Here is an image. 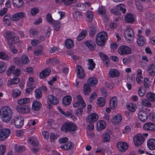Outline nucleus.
<instances>
[{
    "mask_svg": "<svg viewBox=\"0 0 155 155\" xmlns=\"http://www.w3.org/2000/svg\"><path fill=\"white\" fill-rule=\"evenodd\" d=\"M21 92L18 89H15L13 91V96L15 97L19 96L21 94Z\"/></svg>",
    "mask_w": 155,
    "mask_h": 155,
    "instance_id": "nucleus-64",
    "label": "nucleus"
},
{
    "mask_svg": "<svg viewBox=\"0 0 155 155\" xmlns=\"http://www.w3.org/2000/svg\"><path fill=\"white\" fill-rule=\"evenodd\" d=\"M88 69L91 71L93 70L95 68V64L94 63L93 59H88Z\"/></svg>",
    "mask_w": 155,
    "mask_h": 155,
    "instance_id": "nucleus-45",
    "label": "nucleus"
},
{
    "mask_svg": "<svg viewBox=\"0 0 155 155\" xmlns=\"http://www.w3.org/2000/svg\"><path fill=\"white\" fill-rule=\"evenodd\" d=\"M91 91V85L87 83L84 84L83 90L84 94L85 95H88Z\"/></svg>",
    "mask_w": 155,
    "mask_h": 155,
    "instance_id": "nucleus-33",
    "label": "nucleus"
},
{
    "mask_svg": "<svg viewBox=\"0 0 155 155\" xmlns=\"http://www.w3.org/2000/svg\"><path fill=\"white\" fill-rule=\"evenodd\" d=\"M23 3L22 0H13V4L14 6L20 7Z\"/></svg>",
    "mask_w": 155,
    "mask_h": 155,
    "instance_id": "nucleus-50",
    "label": "nucleus"
},
{
    "mask_svg": "<svg viewBox=\"0 0 155 155\" xmlns=\"http://www.w3.org/2000/svg\"><path fill=\"white\" fill-rule=\"evenodd\" d=\"M77 98V101L73 104V106L74 107L78 106L80 107V108L75 109L74 111L78 115H81L83 111V108L86 107V104L81 95H78Z\"/></svg>",
    "mask_w": 155,
    "mask_h": 155,
    "instance_id": "nucleus-2",
    "label": "nucleus"
},
{
    "mask_svg": "<svg viewBox=\"0 0 155 155\" xmlns=\"http://www.w3.org/2000/svg\"><path fill=\"white\" fill-rule=\"evenodd\" d=\"M46 62L48 64H54L58 63H59V61L57 59L54 58L48 59L46 61Z\"/></svg>",
    "mask_w": 155,
    "mask_h": 155,
    "instance_id": "nucleus-54",
    "label": "nucleus"
},
{
    "mask_svg": "<svg viewBox=\"0 0 155 155\" xmlns=\"http://www.w3.org/2000/svg\"><path fill=\"white\" fill-rule=\"evenodd\" d=\"M11 20H12V17L9 14L5 15L3 18V21L5 24H9Z\"/></svg>",
    "mask_w": 155,
    "mask_h": 155,
    "instance_id": "nucleus-51",
    "label": "nucleus"
},
{
    "mask_svg": "<svg viewBox=\"0 0 155 155\" xmlns=\"http://www.w3.org/2000/svg\"><path fill=\"white\" fill-rule=\"evenodd\" d=\"M117 147L119 151L121 152L125 151L128 148L127 143L125 142H118L117 144Z\"/></svg>",
    "mask_w": 155,
    "mask_h": 155,
    "instance_id": "nucleus-12",
    "label": "nucleus"
},
{
    "mask_svg": "<svg viewBox=\"0 0 155 155\" xmlns=\"http://www.w3.org/2000/svg\"><path fill=\"white\" fill-rule=\"evenodd\" d=\"M97 12L100 15H103L106 13V10L105 8L103 6H100L98 9Z\"/></svg>",
    "mask_w": 155,
    "mask_h": 155,
    "instance_id": "nucleus-48",
    "label": "nucleus"
},
{
    "mask_svg": "<svg viewBox=\"0 0 155 155\" xmlns=\"http://www.w3.org/2000/svg\"><path fill=\"white\" fill-rule=\"evenodd\" d=\"M74 19L77 21H80L83 19L82 13L80 11H75L73 14Z\"/></svg>",
    "mask_w": 155,
    "mask_h": 155,
    "instance_id": "nucleus-25",
    "label": "nucleus"
},
{
    "mask_svg": "<svg viewBox=\"0 0 155 155\" xmlns=\"http://www.w3.org/2000/svg\"><path fill=\"white\" fill-rule=\"evenodd\" d=\"M20 79L18 78H13L8 81V85L17 84L19 83Z\"/></svg>",
    "mask_w": 155,
    "mask_h": 155,
    "instance_id": "nucleus-44",
    "label": "nucleus"
},
{
    "mask_svg": "<svg viewBox=\"0 0 155 155\" xmlns=\"http://www.w3.org/2000/svg\"><path fill=\"white\" fill-rule=\"evenodd\" d=\"M97 103L100 107H102L105 104V99L104 98H98L97 100Z\"/></svg>",
    "mask_w": 155,
    "mask_h": 155,
    "instance_id": "nucleus-49",
    "label": "nucleus"
},
{
    "mask_svg": "<svg viewBox=\"0 0 155 155\" xmlns=\"http://www.w3.org/2000/svg\"><path fill=\"white\" fill-rule=\"evenodd\" d=\"M8 44L9 46L11 51L12 53L13 54H15L17 52V50L15 48V46L14 45L12 44V43H11L9 41L8 42Z\"/></svg>",
    "mask_w": 155,
    "mask_h": 155,
    "instance_id": "nucleus-58",
    "label": "nucleus"
},
{
    "mask_svg": "<svg viewBox=\"0 0 155 155\" xmlns=\"http://www.w3.org/2000/svg\"><path fill=\"white\" fill-rule=\"evenodd\" d=\"M98 81L97 78L94 77H91L89 78L87 81V84L91 85L92 87H94L96 85Z\"/></svg>",
    "mask_w": 155,
    "mask_h": 155,
    "instance_id": "nucleus-28",
    "label": "nucleus"
},
{
    "mask_svg": "<svg viewBox=\"0 0 155 155\" xmlns=\"http://www.w3.org/2000/svg\"><path fill=\"white\" fill-rule=\"evenodd\" d=\"M125 38L130 42L133 41L134 36V32L132 29L129 28L126 29L125 32Z\"/></svg>",
    "mask_w": 155,
    "mask_h": 155,
    "instance_id": "nucleus-6",
    "label": "nucleus"
},
{
    "mask_svg": "<svg viewBox=\"0 0 155 155\" xmlns=\"http://www.w3.org/2000/svg\"><path fill=\"white\" fill-rule=\"evenodd\" d=\"M29 101L30 99L29 98L25 97L18 99L17 101V103L21 105L27 104Z\"/></svg>",
    "mask_w": 155,
    "mask_h": 155,
    "instance_id": "nucleus-39",
    "label": "nucleus"
},
{
    "mask_svg": "<svg viewBox=\"0 0 155 155\" xmlns=\"http://www.w3.org/2000/svg\"><path fill=\"white\" fill-rule=\"evenodd\" d=\"M119 72L117 69H111L109 72V75L110 78L117 77L120 75Z\"/></svg>",
    "mask_w": 155,
    "mask_h": 155,
    "instance_id": "nucleus-19",
    "label": "nucleus"
},
{
    "mask_svg": "<svg viewBox=\"0 0 155 155\" xmlns=\"http://www.w3.org/2000/svg\"><path fill=\"white\" fill-rule=\"evenodd\" d=\"M147 72L149 75L154 76L155 74V66L153 64L150 65L147 69Z\"/></svg>",
    "mask_w": 155,
    "mask_h": 155,
    "instance_id": "nucleus-23",
    "label": "nucleus"
},
{
    "mask_svg": "<svg viewBox=\"0 0 155 155\" xmlns=\"http://www.w3.org/2000/svg\"><path fill=\"white\" fill-rule=\"evenodd\" d=\"M15 68V66H11L6 71L7 75L8 76H11V74H12V72L13 71Z\"/></svg>",
    "mask_w": 155,
    "mask_h": 155,
    "instance_id": "nucleus-63",
    "label": "nucleus"
},
{
    "mask_svg": "<svg viewBox=\"0 0 155 155\" xmlns=\"http://www.w3.org/2000/svg\"><path fill=\"white\" fill-rule=\"evenodd\" d=\"M144 129L147 130L155 131V124L151 123L145 124L143 126Z\"/></svg>",
    "mask_w": 155,
    "mask_h": 155,
    "instance_id": "nucleus-13",
    "label": "nucleus"
},
{
    "mask_svg": "<svg viewBox=\"0 0 155 155\" xmlns=\"http://www.w3.org/2000/svg\"><path fill=\"white\" fill-rule=\"evenodd\" d=\"M35 95L36 98L39 99L41 97L42 93L41 90L37 89L35 91Z\"/></svg>",
    "mask_w": 155,
    "mask_h": 155,
    "instance_id": "nucleus-56",
    "label": "nucleus"
},
{
    "mask_svg": "<svg viewBox=\"0 0 155 155\" xmlns=\"http://www.w3.org/2000/svg\"><path fill=\"white\" fill-rule=\"evenodd\" d=\"M0 131H1V133L4 134L5 137L6 139L8 137L11 133L10 130L7 128L0 129Z\"/></svg>",
    "mask_w": 155,
    "mask_h": 155,
    "instance_id": "nucleus-34",
    "label": "nucleus"
},
{
    "mask_svg": "<svg viewBox=\"0 0 155 155\" xmlns=\"http://www.w3.org/2000/svg\"><path fill=\"white\" fill-rule=\"evenodd\" d=\"M127 108L128 110L131 112H134L136 110V105L132 103H129L127 105Z\"/></svg>",
    "mask_w": 155,
    "mask_h": 155,
    "instance_id": "nucleus-41",
    "label": "nucleus"
},
{
    "mask_svg": "<svg viewBox=\"0 0 155 155\" xmlns=\"http://www.w3.org/2000/svg\"><path fill=\"white\" fill-rule=\"evenodd\" d=\"M106 124L105 121L101 120L97 122V127L98 130H101L104 129L106 127Z\"/></svg>",
    "mask_w": 155,
    "mask_h": 155,
    "instance_id": "nucleus-31",
    "label": "nucleus"
},
{
    "mask_svg": "<svg viewBox=\"0 0 155 155\" xmlns=\"http://www.w3.org/2000/svg\"><path fill=\"white\" fill-rule=\"evenodd\" d=\"M14 149L16 152L19 153L22 152L25 150V148L23 146H18L17 144L15 145Z\"/></svg>",
    "mask_w": 155,
    "mask_h": 155,
    "instance_id": "nucleus-55",
    "label": "nucleus"
},
{
    "mask_svg": "<svg viewBox=\"0 0 155 155\" xmlns=\"http://www.w3.org/2000/svg\"><path fill=\"white\" fill-rule=\"evenodd\" d=\"M143 105L146 107H150L152 105L151 104L147 99H143L142 101Z\"/></svg>",
    "mask_w": 155,
    "mask_h": 155,
    "instance_id": "nucleus-62",
    "label": "nucleus"
},
{
    "mask_svg": "<svg viewBox=\"0 0 155 155\" xmlns=\"http://www.w3.org/2000/svg\"><path fill=\"white\" fill-rule=\"evenodd\" d=\"M74 144L72 142H68L64 145H62L60 147L65 150H68L73 149Z\"/></svg>",
    "mask_w": 155,
    "mask_h": 155,
    "instance_id": "nucleus-18",
    "label": "nucleus"
},
{
    "mask_svg": "<svg viewBox=\"0 0 155 155\" xmlns=\"http://www.w3.org/2000/svg\"><path fill=\"white\" fill-rule=\"evenodd\" d=\"M75 6L78 8L79 10L82 11H84L86 8L84 5L81 3H77Z\"/></svg>",
    "mask_w": 155,
    "mask_h": 155,
    "instance_id": "nucleus-60",
    "label": "nucleus"
},
{
    "mask_svg": "<svg viewBox=\"0 0 155 155\" xmlns=\"http://www.w3.org/2000/svg\"><path fill=\"white\" fill-rule=\"evenodd\" d=\"M48 101L51 104L54 105L57 104L59 103L57 98L52 95H49L48 96Z\"/></svg>",
    "mask_w": 155,
    "mask_h": 155,
    "instance_id": "nucleus-16",
    "label": "nucleus"
},
{
    "mask_svg": "<svg viewBox=\"0 0 155 155\" xmlns=\"http://www.w3.org/2000/svg\"><path fill=\"white\" fill-rule=\"evenodd\" d=\"M28 141L30 142V143L33 146H37L38 144V143L36 139L31 138L28 139Z\"/></svg>",
    "mask_w": 155,
    "mask_h": 155,
    "instance_id": "nucleus-59",
    "label": "nucleus"
},
{
    "mask_svg": "<svg viewBox=\"0 0 155 155\" xmlns=\"http://www.w3.org/2000/svg\"><path fill=\"white\" fill-rule=\"evenodd\" d=\"M118 53L121 55H126L131 54L132 50L129 47L126 45H122L118 48Z\"/></svg>",
    "mask_w": 155,
    "mask_h": 155,
    "instance_id": "nucleus-5",
    "label": "nucleus"
},
{
    "mask_svg": "<svg viewBox=\"0 0 155 155\" xmlns=\"http://www.w3.org/2000/svg\"><path fill=\"white\" fill-rule=\"evenodd\" d=\"M9 58V57L7 54L4 52H0V59L7 60H8Z\"/></svg>",
    "mask_w": 155,
    "mask_h": 155,
    "instance_id": "nucleus-57",
    "label": "nucleus"
},
{
    "mask_svg": "<svg viewBox=\"0 0 155 155\" xmlns=\"http://www.w3.org/2000/svg\"><path fill=\"white\" fill-rule=\"evenodd\" d=\"M145 18L149 21L153 22L154 21L155 15L153 13L147 12L145 14Z\"/></svg>",
    "mask_w": 155,
    "mask_h": 155,
    "instance_id": "nucleus-35",
    "label": "nucleus"
},
{
    "mask_svg": "<svg viewBox=\"0 0 155 155\" xmlns=\"http://www.w3.org/2000/svg\"><path fill=\"white\" fill-rule=\"evenodd\" d=\"M71 100L72 98L70 96H66L64 97L62 99V104L64 105L68 106L71 103Z\"/></svg>",
    "mask_w": 155,
    "mask_h": 155,
    "instance_id": "nucleus-21",
    "label": "nucleus"
},
{
    "mask_svg": "<svg viewBox=\"0 0 155 155\" xmlns=\"http://www.w3.org/2000/svg\"><path fill=\"white\" fill-rule=\"evenodd\" d=\"M109 102L110 107L113 109H115L117 107V98L115 97L112 98L110 99Z\"/></svg>",
    "mask_w": 155,
    "mask_h": 155,
    "instance_id": "nucleus-20",
    "label": "nucleus"
},
{
    "mask_svg": "<svg viewBox=\"0 0 155 155\" xmlns=\"http://www.w3.org/2000/svg\"><path fill=\"white\" fill-rule=\"evenodd\" d=\"M125 21L128 23H132L134 21L135 18L134 15L131 13L127 14L125 17Z\"/></svg>",
    "mask_w": 155,
    "mask_h": 155,
    "instance_id": "nucleus-22",
    "label": "nucleus"
},
{
    "mask_svg": "<svg viewBox=\"0 0 155 155\" xmlns=\"http://www.w3.org/2000/svg\"><path fill=\"white\" fill-rule=\"evenodd\" d=\"M107 39V33L103 31L98 33L96 35V41L97 44L99 46L103 45Z\"/></svg>",
    "mask_w": 155,
    "mask_h": 155,
    "instance_id": "nucleus-3",
    "label": "nucleus"
},
{
    "mask_svg": "<svg viewBox=\"0 0 155 155\" xmlns=\"http://www.w3.org/2000/svg\"><path fill=\"white\" fill-rule=\"evenodd\" d=\"M146 41V40L143 37L139 35L137 39V42L139 46H141L145 44Z\"/></svg>",
    "mask_w": 155,
    "mask_h": 155,
    "instance_id": "nucleus-29",
    "label": "nucleus"
},
{
    "mask_svg": "<svg viewBox=\"0 0 155 155\" xmlns=\"http://www.w3.org/2000/svg\"><path fill=\"white\" fill-rule=\"evenodd\" d=\"M14 122L15 125L16 127L18 128H20L23 125V119L21 116H19L15 117L14 118Z\"/></svg>",
    "mask_w": 155,
    "mask_h": 155,
    "instance_id": "nucleus-8",
    "label": "nucleus"
},
{
    "mask_svg": "<svg viewBox=\"0 0 155 155\" xmlns=\"http://www.w3.org/2000/svg\"><path fill=\"white\" fill-rule=\"evenodd\" d=\"M145 138L141 134H138L135 136L134 138V144L136 146H139L141 145L144 142Z\"/></svg>",
    "mask_w": 155,
    "mask_h": 155,
    "instance_id": "nucleus-7",
    "label": "nucleus"
},
{
    "mask_svg": "<svg viewBox=\"0 0 155 155\" xmlns=\"http://www.w3.org/2000/svg\"><path fill=\"white\" fill-rule=\"evenodd\" d=\"M7 68L5 63L3 61H0V73L4 72Z\"/></svg>",
    "mask_w": 155,
    "mask_h": 155,
    "instance_id": "nucleus-46",
    "label": "nucleus"
},
{
    "mask_svg": "<svg viewBox=\"0 0 155 155\" xmlns=\"http://www.w3.org/2000/svg\"><path fill=\"white\" fill-rule=\"evenodd\" d=\"M138 116L139 119L142 122H145L147 119V115L143 110H141L139 112Z\"/></svg>",
    "mask_w": 155,
    "mask_h": 155,
    "instance_id": "nucleus-14",
    "label": "nucleus"
},
{
    "mask_svg": "<svg viewBox=\"0 0 155 155\" xmlns=\"http://www.w3.org/2000/svg\"><path fill=\"white\" fill-rule=\"evenodd\" d=\"M98 118V116L96 114H91L88 116L87 121L88 122L94 123L97 121Z\"/></svg>",
    "mask_w": 155,
    "mask_h": 155,
    "instance_id": "nucleus-17",
    "label": "nucleus"
},
{
    "mask_svg": "<svg viewBox=\"0 0 155 155\" xmlns=\"http://www.w3.org/2000/svg\"><path fill=\"white\" fill-rule=\"evenodd\" d=\"M15 33L13 32L8 31L5 34V37L6 39H8V44L9 41L11 43H12V40L14 37Z\"/></svg>",
    "mask_w": 155,
    "mask_h": 155,
    "instance_id": "nucleus-26",
    "label": "nucleus"
},
{
    "mask_svg": "<svg viewBox=\"0 0 155 155\" xmlns=\"http://www.w3.org/2000/svg\"><path fill=\"white\" fill-rule=\"evenodd\" d=\"M76 71L77 72V74L78 78H82L84 77L85 74V73L84 70L81 66H77Z\"/></svg>",
    "mask_w": 155,
    "mask_h": 155,
    "instance_id": "nucleus-9",
    "label": "nucleus"
},
{
    "mask_svg": "<svg viewBox=\"0 0 155 155\" xmlns=\"http://www.w3.org/2000/svg\"><path fill=\"white\" fill-rule=\"evenodd\" d=\"M29 62V60L27 56L23 55L21 56V62L22 64H26Z\"/></svg>",
    "mask_w": 155,
    "mask_h": 155,
    "instance_id": "nucleus-42",
    "label": "nucleus"
},
{
    "mask_svg": "<svg viewBox=\"0 0 155 155\" xmlns=\"http://www.w3.org/2000/svg\"><path fill=\"white\" fill-rule=\"evenodd\" d=\"M16 109L18 112L23 113H28L30 111L29 108L26 105H18L17 106Z\"/></svg>",
    "mask_w": 155,
    "mask_h": 155,
    "instance_id": "nucleus-10",
    "label": "nucleus"
},
{
    "mask_svg": "<svg viewBox=\"0 0 155 155\" xmlns=\"http://www.w3.org/2000/svg\"><path fill=\"white\" fill-rule=\"evenodd\" d=\"M147 97L151 102L155 101V94L153 93L149 92L147 93Z\"/></svg>",
    "mask_w": 155,
    "mask_h": 155,
    "instance_id": "nucleus-47",
    "label": "nucleus"
},
{
    "mask_svg": "<svg viewBox=\"0 0 155 155\" xmlns=\"http://www.w3.org/2000/svg\"><path fill=\"white\" fill-rule=\"evenodd\" d=\"M61 129L65 133L73 132L76 130V126L72 123L66 122L62 126Z\"/></svg>",
    "mask_w": 155,
    "mask_h": 155,
    "instance_id": "nucleus-4",
    "label": "nucleus"
},
{
    "mask_svg": "<svg viewBox=\"0 0 155 155\" xmlns=\"http://www.w3.org/2000/svg\"><path fill=\"white\" fill-rule=\"evenodd\" d=\"M25 15L23 12H18L12 15V20L13 21H17L25 17Z\"/></svg>",
    "mask_w": 155,
    "mask_h": 155,
    "instance_id": "nucleus-11",
    "label": "nucleus"
},
{
    "mask_svg": "<svg viewBox=\"0 0 155 155\" xmlns=\"http://www.w3.org/2000/svg\"><path fill=\"white\" fill-rule=\"evenodd\" d=\"M86 15L87 17V21L88 22H90L92 21L94 18V15L92 12L90 10L87 11L86 13Z\"/></svg>",
    "mask_w": 155,
    "mask_h": 155,
    "instance_id": "nucleus-32",
    "label": "nucleus"
},
{
    "mask_svg": "<svg viewBox=\"0 0 155 155\" xmlns=\"http://www.w3.org/2000/svg\"><path fill=\"white\" fill-rule=\"evenodd\" d=\"M38 49H37L34 52V54L36 56L44 54L43 47L41 45H39L38 46Z\"/></svg>",
    "mask_w": 155,
    "mask_h": 155,
    "instance_id": "nucleus-36",
    "label": "nucleus"
},
{
    "mask_svg": "<svg viewBox=\"0 0 155 155\" xmlns=\"http://www.w3.org/2000/svg\"><path fill=\"white\" fill-rule=\"evenodd\" d=\"M65 45L66 47L68 49H70L74 46V43L71 39H68L65 42Z\"/></svg>",
    "mask_w": 155,
    "mask_h": 155,
    "instance_id": "nucleus-37",
    "label": "nucleus"
},
{
    "mask_svg": "<svg viewBox=\"0 0 155 155\" xmlns=\"http://www.w3.org/2000/svg\"><path fill=\"white\" fill-rule=\"evenodd\" d=\"M122 120V115L121 114H118L114 116L112 121L115 123H117L121 122Z\"/></svg>",
    "mask_w": 155,
    "mask_h": 155,
    "instance_id": "nucleus-38",
    "label": "nucleus"
},
{
    "mask_svg": "<svg viewBox=\"0 0 155 155\" xmlns=\"http://www.w3.org/2000/svg\"><path fill=\"white\" fill-rule=\"evenodd\" d=\"M52 24L53 25L54 30L56 31H58L60 28V23L57 21H55Z\"/></svg>",
    "mask_w": 155,
    "mask_h": 155,
    "instance_id": "nucleus-61",
    "label": "nucleus"
},
{
    "mask_svg": "<svg viewBox=\"0 0 155 155\" xmlns=\"http://www.w3.org/2000/svg\"><path fill=\"white\" fill-rule=\"evenodd\" d=\"M148 148L150 150L155 149V139H151L148 140L147 142Z\"/></svg>",
    "mask_w": 155,
    "mask_h": 155,
    "instance_id": "nucleus-24",
    "label": "nucleus"
},
{
    "mask_svg": "<svg viewBox=\"0 0 155 155\" xmlns=\"http://www.w3.org/2000/svg\"><path fill=\"white\" fill-rule=\"evenodd\" d=\"M85 45L91 50H94L95 49L96 45L94 43L91 41L89 40L86 41L84 42Z\"/></svg>",
    "mask_w": 155,
    "mask_h": 155,
    "instance_id": "nucleus-27",
    "label": "nucleus"
},
{
    "mask_svg": "<svg viewBox=\"0 0 155 155\" xmlns=\"http://www.w3.org/2000/svg\"><path fill=\"white\" fill-rule=\"evenodd\" d=\"M110 139V136L109 133H106L104 134L102 141L104 142H107L109 141Z\"/></svg>",
    "mask_w": 155,
    "mask_h": 155,
    "instance_id": "nucleus-53",
    "label": "nucleus"
},
{
    "mask_svg": "<svg viewBox=\"0 0 155 155\" xmlns=\"http://www.w3.org/2000/svg\"><path fill=\"white\" fill-rule=\"evenodd\" d=\"M116 8L117 10L119 11L120 12H123L125 14L126 12V9L124 8L125 5L124 4H120L116 6Z\"/></svg>",
    "mask_w": 155,
    "mask_h": 155,
    "instance_id": "nucleus-43",
    "label": "nucleus"
},
{
    "mask_svg": "<svg viewBox=\"0 0 155 155\" xmlns=\"http://www.w3.org/2000/svg\"><path fill=\"white\" fill-rule=\"evenodd\" d=\"M51 73V70L49 68H46L41 72L39 74L40 77L41 79L48 77Z\"/></svg>",
    "mask_w": 155,
    "mask_h": 155,
    "instance_id": "nucleus-15",
    "label": "nucleus"
},
{
    "mask_svg": "<svg viewBox=\"0 0 155 155\" xmlns=\"http://www.w3.org/2000/svg\"><path fill=\"white\" fill-rule=\"evenodd\" d=\"M89 35L91 37L93 36L96 32V28L94 26H91L89 31Z\"/></svg>",
    "mask_w": 155,
    "mask_h": 155,
    "instance_id": "nucleus-52",
    "label": "nucleus"
},
{
    "mask_svg": "<svg viewBox=\"0 0 155 155\" xmlns=\"http://www.w3.org/2000/svg\"><path fill=\"white\" fill-rule=\"evenodd\" d=\"M13 112L11 108L7 106H4L0 110V116L2 121L8 123L11 120Z\"/></svg>",
    "mask_w": 155,
    "mask_h": 155,
    "instance_id": "nucleus-1",
    "label": "nucleus"
},
{
    "mask_svg": "<svg viewBox=\"0 0 155 155\" xmlns=\"http://www.w3.org/2000/svg\"><path fill=\"white\" fill-rule=\"evenodd\" d=\"M41 104L39 101H34L32 104V108L35 110H38L40 108Z\"/></svg>",
    "mask_w": 155,
    "mask_h": 155,
    "instance_id": "nucleus-30",
    "label": "nucleus"
},
{
    "mask_svg": "<svg viewBox=\"0 0 155 155\" xmlns=\"http://www.w3.org/2000/svg\"><path fill=\"white\" fill-rule=\"evenodd\" d=\"M87 34V31L85 30L82 31L79 35L77 38L78 40L80 41L83 39Z\"/></svg>",
    "mask_w": 155,
    "mask_h": 155,
    "instance_id": "nucleus-40",
    "label": "nucleus"
}]
</instances>
